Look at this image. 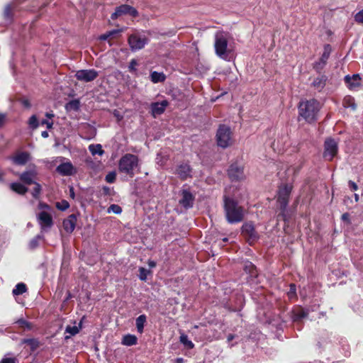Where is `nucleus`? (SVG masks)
<instances>
[{
    "label": "nucleus",
    "mask_w": 363,
    "mask_h": 363,
    "mask_svg": "<svg viewBox=\"0 0 363 363\" xmlns=\"http://www.w3.org/2000/svg\"><path fill=\"white\" fill-rule=\"evenodd\" d=\"M327 80L328 77L325 75H320L314 79L312 86L318 91H321L325 87Z\"/></svg>",
    "instance_id": "412c9836"
},
{
    "label": "nucleus",
    "mask_w": 363,
    "mask_h": 363,
    "mask_svg": "<svg viewBox=\"0 0 363 363\" xmlns=\"http://www.w3.org/2000/svg\"><path fill=\"white\" fill-rule=\"evenodd\" d=\"M56 171L62 176H70L74 173V168L71 162H64L57 167Z\"/></svg>",
    "instance_id": "f3484780"
},
{
    "label": "nucleus",
    "mask_w": 363,
    "mask_h": 363,
    "mask_svg": "<svg viewBox=\"0 0 363 363\" xmlns=\"http://www.w3.org/2000/svg\"><path fill=\"white\" fill-rule=\"evenodd\" d=\"M279 210L280 212L277 216V220H284V222L288 221L289 216L288 215L287 208H282L281 207L279 206Z\"/></svg>",
    "instance_id": "2f4dec72"
},
{
    "label": "nucleus",
    "mask_w": 363,
    "mask_h": 363,
    "mask_svg": "<svg viewBox=\"0 0 363 363\" xmlns=\"http://www.w3.org/2000/svg\"><path fill=\"white\" fill-rule=\"evenodd\" d=\"M37 220L43 230L50 229L54 224L52 216L45 211H42L37 215Z\"/></svg>",
    "instance_id": "ddd939ff"
},
{
    "label": "nucleus",
    "mask_w": 363,
    "mask_h": 363,
    "mask_svg": "<svg viewBox=\"0 0 363 363\" xmlns=\"http://www.w3.org/2000/svg\"><path fill=\"white\" fill-rule=\"evenodd\" d=\"M75 77L77 80L84 82H90L96 79L99 76V72L94 69H80L76 72Z\"/></svg>",
    "instance_id": "f8f14e48"
},
{
    "label": "nucleus",
    "mask_w": 363,
    "mask_h": 363,
    "mask_svg": "<svg viewBox=\"0 0 363 363\" xmlns=\"http://www.w3.org/2000/svg\"><path fill=\"white\" fill-rule=\"evenodd\" d=\"M27 290L26 285L23 283H18L16 285L15 288L12 291L13 296L21 295L25 293Z\"/></svg>",
    "instance_id": "c756f323"
},
{
    "label": "nucleus",
    "mask_w": 363,
    "mask_h": 363,
    "mask_svg": "<svg viewBox=\"0 0 363 363\" xmlns=\"http://www.w3.org/2000/svg\"><path fill=\"white\" fill-rule=\"evenodd\" d=\"M341 219L343 222L347 223V224H350V216L348 213H345L342 215Z\"/></svg>",
    "instance_id": "3c124183"
},
{
    "label": "nucleus",
    "mask_w": 363,
    "mask_h": 363,
    "mask_svg": "<svg viewBox=\"0 0 363 363\" xmlns=\"http://www.w3.org/2000/svg\"><path fill=\"white\" fill-rule=\"evenodd\" d=\"M33 184H34L35 186H34V188L33 189V191H32V196L35 199H38L39 196H40V194L41 193L42 187H41V185L39 183L35 182Z\"/></svg>",
    "instance_id": "4c0bfd02"
},
{
    "label": "nucleus",
    "mask_w": 363,
    "mask_h": 363,
    "mask_svg": "<svg viewBox=\"0 0 363 363\" xmlns=\"http://www.w3.org/2000/svg\"><path fill=\"white\" fill-rule=\"evenodd\" d=\"M223 201V207L227 221L230 224L241 222L245 216L243 207L239 206L236 201L227 196H224Z\"/></svg>",
    "instance_id": "f257e3e1"
},
{
    "label": "nucleus",
    "mask_w": 363,
    "mask_h": 363,
    "mask_svg": "<svg viewBox=\"0 0 363 363\" xmlns=\"http://www.w3.org/2000/svg\"><path fill=\"white\" fill-rule=\"evenodd\" d=\"M331 51H332V48H331L330 45H329V44L325 45L324 48H323V53L322 54L321 57L320 58V60L326 64L327 61L330 57V55L331 53Z\"/></svg>",
    "instance_id": "7c9ffc66"
},
{
    "label": "nucleus",
    "mask_w": 363,
    "mask_h": 363,
    "mask_svg": "<svg viewBox=\"0 0 363 363\" xmlns=\"http://www.w3.org/2000/svg\"><path fill=\"white\" fill-rule=\"evenodd\" d=\"M77 216L75 214L69 215L63 220V228L67 233H72L75 228Z\"/></svg>",
    "instance_id": "6ab92c4d"
},
{
    "label": "nucleus",
    "mask_w": 363,
    "mask_h": 363,
    "mask_svg": "<svg viewBox=\"0 0 363 363\" xmlns=\"http://www.w3.org/2000/svg\"><path fill=\"white\" fill-rule=\"evenodd\" d=\"M81 323H79V327L76 325L71 326L67 325L65 328V333H69L71 336L77 335L79 332V328H81Z\"/></svg>",
    "instance_id": "e433bc0d"
},
{
    "label": "nucleus",
    "mask_w": 363,
    "mask_h": 363,
    "mask_svg": "<svg viewBox=\"0 0 363 363\" xmlns=\"http://www.w3.org/2000/svg\"><path fill=\"white\" fill-rule=\"evenodd\" d=\"M38 208L42 209V210L44 211V210H50L51 207L48 204H47L45 203L40 202L38 203Z\"/></svg>",
    "instance_id": "5fc2aeb1"
},
{
    "label": "nucleus",
    "mask_w": 363,
    "mask_h": 363,
    "mask_svg": "<svg viewBox=\"0 0 363 363\" xmlns=\"http://www.w3.org/2000/svg\"><path fill=\"white\" fill-rule=\"evenodd\" d=\"M326 64L320 60H319L318 62H316L315 64H314V69L318 71V72H320V70H322L323 69V67H325Z\"/></svg>",
    "instance_id": "09e8293b"
},
{
    "label": "nucleus",
    "mask_w": 363,
    "mask_h": 363,
    "mask_svg": "<svg viewBox=\"0 0 363 363\" xmlns=\"http://www.w3.org/2000/svg\"><path fill=\"white\" fill-rule=\"evenodd\" d=\"M184 360L182 357H179L176 359V363H184Z\"/></svg>",
    "instance_id": "774afa93"
},
{
    "label": "nucleus",
    "mask_w": 363,
    "mask_h": 363,
    "mask_svg": "<svg viewBox=\"0 0 363 363\" xmlns=\"http://www.w3.org/2000/svg\"><path fill=\"white\" fill-rule=\"evenodd\" d=\"M147 264L150 268H154L156 266V262L153 260H149Z\"/></svg>",
    "instance_id": "0e129e2a"
},
{
    "label": "nucleus",
    "mask_w": 363,
    "mask_h": 363,
    "mask_svg": "<svg viewBox=\"0 0 363 363\" xmlns=\"http://www.w3.org/2000/svg\"><path fill=\"white\" fill-rule=\"evenodd\" d=\"M19 101H20V102L21 103V104L24 107H26L27 108H30L31 105H30V103L28 99H21Z\"/></svg>",
    "instance_id": "864d4df0"
},
{
    "label": "nucleus",
    "mask_w": 363,
    "mask_h": 363,
    "mask_svg": "<svg viewBox=\"0 0 363 363\" xmlns=\"http://www.w3.org/2000/svg\"><path fill=\"white\" fill-rule=\"evenodd\" d=\"M168 106V101L164 100L161 102H154L150 104L151 114L154 118L157 116L162 114L166 107Z\"/></svg>",
    "instance_id": "2eb2a0df"
},
{
    "label": "nucleus",
    "mask_w": 363,
    "mask_h": 363,
    "mask_svg": "<svg viewBox=\"0 0 363 363\" xmlns=\"http://www.w3.org/2000/svg\"><path fill=\"white\" fill-rule=\"evenodd\" d=\"M13 11H12V8L11 6V5H6L4 9V12H3V16H4V18L8 21V22H11L13 19Z\"/></svg>",
    "instance_id": "72a5a7b5"
},
{
    "label": "nucleus",
    "mask_w": 363,
    "mask_h": 363,
    "mask_svg": "<svg viewBox=\"0 0 363 363\" xmlns=\"http://www.w3.org/2000/svg\"><path fill=\"white\" fill-rule=\"evenodd\" d=\"M28 124L33 129H35L38 127V121L35 115H33L29 118Z\"/></svg>",
    "instance_id": "37998d69"
},
{
    "label": "nucleus",
    "mask_w": 363,
    "mask_h": 363,
    "mask_svg": "<svg viewBox=\"0 0 363 363\" xmlns=\"http://www.w3.org/2000/svg\"><path fill=\"white\" fill-rule=\"evenodd\" d=\"M194 196L193 194L186 189L182 191V199L179 200V203L185 208H189L193 206Z\"/></svg>",
    "instance_id": "4468645a"
},
{
    "label": "nucleus",
    "mask_w": 363,
    "mask_h": 363,
    "mask_svg": "<svg viewBox=\"0 0 363 363\" xmlns=\"http://www.w3.org/2000/svg\"><path fill=\"white\" fill-rule=\"evenodd\" d=\"M35 341L33 339H24L23 340V343L29 344V345H33L35 343Z\"/></svg>",
    "instance_id": "680f3d73"
},
{
    "label": "nucleus",
    "mask_w": 363,
    "mask_h": 363,
    "mask_svg": "<svg viewBox=\"0 0 363 363\" xmlns=\"http://www.w3.org/2000/svg\"><path fill=\"white\" fill-rule=\"evenodd\" d=\"M354 20L356 22L363 24V9L354 16Z\"/></svg>",
    "instance_id": "de8ad7c7"
},
{
    "label": "nucleus",
    "mask_w": 363,
    "mask_h": 363,
    "mask_svg": "<svg viewBox=\"0 0 363 363\" xmlns=\"http://www.w3.org/2000/svg\"><path fill=\"white\" fill-rule=\"evenodd\" d=\"M41 136L44 138H47L49 136L48 131L45 130L41 133Z\"/></svg>",
    "instance_id": "338daca9"
},
{
    "label": "nucleus",
    "mask_w": 363,
    "mask_h": 363,
    "mask_svg": "<svg viewBox=\"0 0 363 363\" xmlns=\"http://www.w3.org/2000/svg\"><path fill=\"white\" fill-rule=\"evenodd\" d=\"M287 295L290 299H293L296 297V287L294 284H290V289L289 291L287 292Z\"/></svg>",
    "instance_id": "79ce46f5"
},
{
    "label": "nucleus",
    "mask_w": 363,
    "mask_h": 363,
    "mask_svg": "<svg viewBox=\"0 0 363 363\" xmlns=\"http://www.w3.org/2000/svg\"><path fill=\"white\" fill-rule=\"evenodd\" d=\"M242 234L249 243L252 245L259 238V234L255 230V225L252 222H246L242 226Z\"/></svg>",
    "instance_id": "0eeeda50"
},
{
    "label": "nucleus",
    "mask_w": 363,
    "mask_h": 363,
    "mask_svg": "<svg viewBox=\"0 0 363 363\" xmlns=\"http://www.w3.org/2000/svg\"><path fill=\"white\" fill-rule=\"evenodd\" d=\"M10 188L12 191L21 195H24L28 191L27 187L18 182L11 183L10 184Z\"/></svg>",
    "instance_id": "5701e85b"
},
{
    "label": "nucleus",
    "mask_w": 363,
    "mask_h": 363,
    "mask_svg": "<svg viewBox=\"0 0 363 363\" xmlns=\"http://www.w3.org/2000/svg\"><path fill=\"white\" fill-rule=\"evenodd\" d=\"M127 14L132 17H137L138 16V12L134 7L130 5L122 4L116 8L115 11L111 14V18L112 20H116L119 16Z\"/></svg>",
    "instance_id": "9d476101"
},
{
    "label": "nucleus",
    "mask_w": 363,
    "mask_h": 363,
    "mask_svg": "<svg viewBox=\"0 0 363 363\" xmlns=\"http://www.w3.org/2000/svg\"><path fill=\"white\" fill-rule=\"evenodd\" d=\"M109 37L108 33L106 32V33L103 34V35H101L99 36V40H106Z\"/></svg>",
    "instance_id": "e2e57ef3"
},
{
    "label": "nucleus",
    "mask_w": 363,
    "mask_h": 363,
    "mask_svg": "<svg viewBox=\"0 0 363 363\" xmlns=\"http://www.w3.org/2000/svg\"><path fill=\"white\" fill-rule=\"evenodd\" d=\"M176 172L181 179L185 180L191 177V168L188 164H181L177 167Z\"/></svg>",
    "instance_id": "a211bd4d"
},
{
    "label": "nucleus",
    "mask_w": 363,
    "mask_h": 363,
    "mask_svg": "<svg viewBox=\"0 0 363 363\" xmlns=\"http://www.w3.org/2000/svg\"><path fill=\"white\" fill-rule=\"evenodd\" d=\"M342 104L345 108H350L352 110H355L357 108L354 99L350 96H345L343 99Z\"/></svg>",
    "instance_id": "c85d7f7f"
},
{
    "label": "nucleus",
    "mask_w": 363,
    "mask_h": 363,
    "mask_svg": "<svg viewBox=\"0 0 363 363\" xmlns=\"http://www.w3.org/2000/svg\"><path fill=\"white\" fill-rule=\"evenodd\" d=\"M228 174L232 182H240L245 179L244 167L238 162L233 163L229 167Z\"/></svg>",
    "instance_id": "1a4fd4ad"
},
{
    "label": "nucleus",
    "mask_w": 363,
    "mask_h": 363,
    "mask_svg": "<svg viewBox=\"0 0 363 363\" xmlns=\"http://www.w3.org/2000/svg\"><path fill=\"white\" fill-rule=\"evenodd\" d=\"M309 313L308 309L301 308L298 311H294L292 319L294 321H299L302 318H306Z\"/></svg>",
    "instance_id": "b1692460"
},
{
    "label": "nucleus",
    "mask_w": 363,
    "mask_h": 363,
    "mask_svg": "<svg viewBox=\"0 0 363 363\" xmlns=\"http://www.w3.org/2000/svg\"><path fill=\"white\" fill-rule=\"evenodd\" d=\"M16 323L19 325V327L23 328H27L28 330H30L32 328L30 323L22 318L18 320Z\"/></svg>",
    "instance_id": "a19ab883"
},
{
    "label": "nucleus",
    "mask_w": 363,
    "mask_h": 363,
    "mask_svg": "<svg viewBox=\"0 0 363 363\" xmlns=\"http://www.w3.org/2000/svg\"><path fill=\"white\" fill-rule=\"evenodd\" d=\"M1 363H16L13 358H4L1 360Z\"/></svg>",
    "instance_id": "052dcab7"
},
{
    "label": "nucleus",
    "mask_w": 363,
    "mask_h": 363,
    "mask_svg": "<svg viewBox=\"0 0 363 363\" xmlns=\"http://www.w3.org/2000/svg\"><path fill=\"white\" fill-rule=\"evenodd\" d=\"M150 79L153 83L163 82L166 79V76L162 72L154 71L150 74Z\"/></svg>",
    "instance_id": "393cba45"
},
{
    "label": "nucleus",
    "mask_w": 363,
    "mask_h": 363,
    "mask_svg": "<svg viewBox=\"0 0 363 363\" xmlns=\"http://www.w3.org/2000/svg\"><path fill=\"white\" fill-rule=\"evenodd\" d=\"M149 43V39L138 33H133L128 36V43L132 52L142 50Z\"/></svg>",
    "instance_id": "423d86ee"
},
{
    "label": "nucleus",
    "mask_w": 363,
    "mask_h": 363,
    "mask_svg": "<svg viewBox=\"0 0 363 363\" xmlns=\"http://www.w3.org/2000/svg\"><path fill=\"white\" fill-rule=\"evenodd\" d=\"M244 269L246 272L249 273L251 276L256 275L257 271L253 265V264L250 262H246L244 264Z\"/></svg>",
    "instance_id": "f704fd0d"
},
{
    "label": "nucleus",
    "mask_w": 363,
    "mask_h": 363,
    "mask_svg": "<svg viewBox=\"0 0 363 363\" xmlns=\"http://www.w3.org/2000/svg\"><path fill=\"white\" fill-rule=\"evenodd\" d=\"M320 108V103L314 99L301 101L298 105L300 116L309 123L317 120Z\"/></svg>",
    "instance_id": "f03ea898"
},
{
    "label": "nucleus",
    "mask_w": 363,
    "mask_h": 363,
    "mask_svg": "<svg viewBox=\"0 0 363 363\" xmlns=\"http://www.w3.org/2000/svg\"><path fill=\"white\" fill-rule=\"evenodd\" d=\"M30 155L26 152H21L18 153L16 156L12 157V161L14 164L18 165H24L29 160Z\"/></svg>",
    "instance_id": "aec40b11"
},
{
    "label": "nucleus",
    "mask_w": 363,
    "mask_h": 363,
    "mask_svg": "<svg viewBox=\"0 0 363 363\" xmlns=\"http://www.w3.org/2000/svg\"><path fill=\"white\" fill-rule=\"evenodd\" d=\"M121 32H123V29H113V30L108 31L107 33H108L109 37L111 38V37H113L116 34L121 33Z\"/></svg>",
    "instance_id": "603ef678"
},
{
    "label": "nucleus",
    "mask_w": 363,
    "mask_h": 363,
    "mask_svg": "<svg viewBox=\"0 0 363 363\" xmlns=\"http://www.w3.org/2000/svg\"><path fill=\"white\" fill-rule=\"evenodd\" d=\"M345 82L350 89L354 90L361 86V77L358 74H354L352 77L346 75Z\"/></svg>",
    "instance_id": "dca6fc26"
},
{
    "label": "nucleus",
    "mask_w": 363,
    "mask_h": 363,
    "mask_svg": "<svg viewBox=\"0 0 363 363\" xmlns=\"http://www.w3.org/2000/svg\"><path fill=\"white\" fill-rule=\"evenodd\" d=\"M139 278L142 281H146L147 278V275L150 273V271L144 268L140 267L139 269Z\"/></svg>",
    "instance_id": "58836bf2"
},
{
    "label": "nucleus",
    "mask_w": 363,
    "mask_h": 363,
    "mask_svg": "<svg viewBox=\"0 0 363 363\" xmlns=\"http://www.w3.org/2000/svg\"><path fill=\"white\" fill-rule=\"evenodd\" d=\"M137 343V337L133 335H126L123 337L122 344L126 346H132Z\"/></svg>",
    "instance_id": "bb28decb"
},
{
    "label": "nucleus",
    "mask_w": 363,
    "mask_h": 363,
    "mask_svg": "<svg viewBox=\"0 0 363 363\" xmlns=\"http://www.w3.org/2000/svg\"><path fill=\"white\" fill-rule=\"evenodd\" d=\"M180 342L189 349H192L194 347V343L189 340L186 335L182 334L180 336Z\"/></svg>",
    "instance_id": "c9c22d12"
},
{
    "label": "nucleus",
    "mask_w": 363,
    "mask_h": 363,
    "mask_svg": "<svg viewBox=\"0 0 363 363\" xmlns=\"http://www.w3.org/2000/svg\"><path fill=\"white\" fill-rule=\"evenodd\" d=\"M291 190L292 186L289 184H284L279 187L277 200L279 206L282 208H287Z\"/></svg>",
    "instance_id": "6e6552de"
},
{
    "label": "nucleus",
    "mask_w": 363,
    "mask_h": 363,
    "mask_svg": "<svg viewBox=\"0 0 363 363\" xmlns=\"http://www.w3.org/2000/svg\"><path fill=\"white\" fill-rule=\"evenodd\" d=\"M138 65V62L135 59H133L130 60L128 69L130 72H135L136 68L135 66Z\"/></svg>",
    "instance_id": "49530a36"
},
{
    "label": "nucleus",
    "mask_w": 363,
    "mask_h": 363,
    "mask_svg": "<svg viewBox=\"0 0 363 363\" xmlns=\"http://www.w3.org/2000/svg\"><path fill=\"white\" fill-rule=\"evenodd\" d=\"M89 150L93 155H102L104 153L102 146L100 144L90 145L89 146Z\"/></svg>",
    "instance_id": "473e14b6"
},
{
    "label": "nucleus",
    "mask_w": 363,
    "mask_h": 363,
    "mask_svg": "<svg viewBox=\"0 0 363 363\" xmlns=\"http://www.w3.org/2000/svg\"><path fill=\"white\" fill-rule=\"evenodd\" d=\"M146 319H147L146 315H143V314L139 315L136 318L135 324H136V328H137V330L138 333H143V329H144V325L146 322Z\"/></svg>",
    "instance_id": "a878e982"
},
{
    "label": "nucleus",
    "mask_w": 363,
    "mask_h": 363,
    "mask_svg": "<svg viewBox=\"0 0 363 363\" xmlns=\"http://www.w3.org/2000/svg\"><path fill=\"white\" fill-rule=\"evenodd\" d=\"M106 181L108 183H113L116 180L115 172H110L106 176Z\"/></svg>",
    "instance_id": "8fccbe9b"
},
{
    "label": "nucleus",
    "mask_w": 363,
    "mask_h": 363,
    "mask_svg": "<svg viewBox=\"0 0 363 363\" xmlns=\"http://www.w3.org/2000/svg\"><path fill=\"white\" fill-rule=\"evenodd\" d=\"M108 213L113 212L115 214H120L122 212V208L117 204H111L107 210Z\"/></svg>",
    "instance_id": "ea45409f"
},
{
    "label": "nucleus",
    "mask_w": 363,
    "mask_h": 363,
    "mask_svg": "<svg viewBox=\"0 0 363 363\" xmlns=\"http://www.w3.org/2000/svg\"><path fill=\"white\" fill-rule=\"evenodd\" d=\"M79 107H80V102L78 99L72 100V101H69L68 103H67L65 105V109L67 111H77L79 109Z\"/></svg>",
    "instance_id": "cd10ccee"
},
{
    "label": "nucleus",
    "mask_w": 363,
    "mask_h": 363,
    "mask_svg": "<svg viewBox=\"0 0 363 363\" xmlns=\"http://www.w3.org/2000/svg\"><path fill=\"white\" fill-rule=\"evenodd\" d=\"M232 132L226 125H220L216 133V141L219 147L226 148L232 145Z\"/></svg>",
    "instance_id": "39448f33"
},
{
    "label": "nucleus",
    "mask_w": 363,
    "mask_h": 363,
    "mask_svg": "<svg viewBox=\"0 0 363 363\" xmlns=\"http://www.w3.org/2000/svg\"><path fill=\"white\" fill-rule=\"evenodd\" d=\"M228 37L223 32H217L215 35L214 48L216 54L225 60L228 57Z\"/></svg>",
    "instance_id": "20e7f679"
},
{
    "label": "nucleus",
    "mask_w": 363,
    "mask_h": 363,
    "mask_svg": "<svg viewBox=\"0 0 363 363\" xmlns=\"http://www.w3.org/2000/svg\"><path fill=\"white\" fill-rule=\"evenodd\" d=\"M6 114L0 113V128H1L4 125L6 121Z\"/></svg>",
    "instance_id": "13d9d810"
},
{
    "label": "nucleus",
    "mask_w": 363,
    "mask_h": 363,
    "mask_svg": "<svg viewBox=\"0 0 363 363\" xmlns=\"http://www.w3.org/2000/svg\"><path fill=\"white\" fill-rule=\"evenodd\" d=\"M102 191L104 195H111V190L108 186H103Z\"/></svg>",
    "instance_id": "bf43d9fd"
},
{
    "label": "nucleus",
    "mask_w": 363,
    "mask_h": 363,
    "mask_svg": "<svg viewBox=\"0 0 363 363\" xmlns=\"http://www.w3.org/2000/svg\"><path fill=\"white\" fill-rule=\"evenodd\" d=\"M337 143L333 138H327L324 143L323 156L328 160H332L337 153Z\"/></svg>",
    "instance_id": "9b49d317"
},
{
    "label": "nucleus",
    "mask_w": 363,
    "mask_h": 363,
    "mask_svg": "<svg viewBox=\"0 0 363 363\" xmlns=\"http://www.w3.org/2000/svg\"><path fill=\"white\" fill-rule=\"evenodd\" d=\"M56 207L59 210L65 211L69 207V203L67 201L63 200L61 202H57Z\"/></svg>",
    "instance_id": "c03bdc74"
},
{
    "label": "nucleus",
    "mask_w": 363,
    "mask_h": 363,
    "mask_svg": "<svg viewBox=\"0 0 363 363\" xmlns=\"http://www.w3.org/2000/svg\"><path fill=\"white\" fill-rule=\"evenodd\" d=\"M69 196L72 199L74 198V190L73 186L69 187Z\"/></svg>",
    "instance_id": "69168bd1"
},
{
    "label": "nucleus",
    "mask_w": 363,
    "mask_h": 363,
    "mask_svg": "<svg viewBox=\"0 0 363 363\" xmlns=\"http://www.w3.org/2000/svg\"><path fill=\"white\" fill-rule=\"evenodd\" d=\"M138 167V157L133 154H125L119 160L118 169L130 177L135 175V169Z\"/></svg>",
    "instance_id": "7ed1b4c3"
},
{
    "label": "nucleus",
    "mask_w": 363,
    "mask_h": 363,
    "mask_svg": "<svg viewBox=\"0 0 363 363\" xmlns=\"http://www.w3.org/2000/svg\"><path fill=\"white\" fill-rule=\"evenodd\" d=\"M348 184L352 190L357 191L358 189V186L355 182L350 180Z\"/></svg>",
    "instance_id": "4d7b16f0"
},
{
    "label": "nucleus",
    "mask_w": 363,
    "mask_h": 363,
    "mask_svg": "<svg viewBox=\"0 0 363 363\" xmlns=\"http://www.w3.org/2000/svg\"><path fill=\"white\" fill-rule=\"evenodd\" d=\"M40 240H41V237L40 235H38V236L35 237L30 242V245H29L30 247V248H36V247H38L39 246L38 245V242Z\"/></svg>",
    "instance_id": "a18cd8bd"
},
{
    "label": "nucleus",
    "mask_w": 363,
    "mask_h": 363,
    "mask_svg": "<svg viewBox=\"0 0 363 363\" xmlns=\"http://www.w3.org/2000/svg\"><path fill=\"white\" fill-rule=\"evenodd\" d=\"M35 175L36 174L33 171H26L20 175V179L24 184L30 185L35 182L33 180Z\"/></svg>",
    "instance_id": "4be33fe9"
},
{
    "label": "nucleus",
    "mask_w": 363,
    "mask_h": 363,
    "mask_svg": "<svg viewBox=\"0 0 363 363\" xmlns=\"http://www.w3.org/2000/svg\"><path fill=\"white\" fill-rule=\"evenodd\" d=\"M41 123L43 125H46L47 126V128L48 129H51L52 128V125H53V123L52 122H50L46 119H44L41 121Z\"/></svg>",
    "instance_id": "6e6d98bb"
}]
</instances>
